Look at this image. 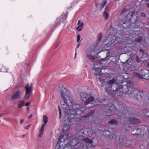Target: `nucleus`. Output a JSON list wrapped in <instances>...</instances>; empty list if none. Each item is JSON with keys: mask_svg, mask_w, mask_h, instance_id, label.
<instances>
[{"mask_svg": "<svg viewBox=\"0 0 149 149\" xmlns=\"http://www.w3.org/2000/svg\"><path fill=\"white\" fill-rule=\"evenodd\" d=\"M139 50L140 52H141L143 53H144L145 52L142 49H140Z\"/></svg>", "mask_w": 149, "mask_h": 149, "instance_id": "nucleus-42", "label": "nucleus"}, {"mask_svg": "<svg viewBox=\"0 0 149 149\" xmlns=\"http://www.w3.org/2000/svg\"><path fill=\"white\" fill-rule=\"evenodd\" d=\"M128 120L131 123L137 124L140 123V120L135 118H130Z\"/></svg>", "mask_w": 149, "mask_h": 149, "instance_id": "nucleus-14", "label": "nucleus"}, {"mask_svg": "<svg viewBox=\"0 0 149 149\" xmlns=\"http://www.w3.org/2000/svg\"><path fill=\"white\" fill-rule=\"evenodd\" d=\"M107 58H108V57H105V58H104L103 59V61H105V60H106V59H107Z\"/></svg>", "mask_w": 149, "mask_h": 149, "instance_id": "nucleus-46", "label": "nucleus"}, {"mask_svg": "<svg viewBox=\"0 0 149 149\" xmlns=\"http://www.w3.org/2000/svg\"><path fill=\"white\" fill-rule=\"evenodd\" d=\"M94 100V97L93 96H90L88 97L86 101H85L84 104L85 105H87L92 102Z\"/></svg>", "mask_w": 149, "mask_h": 149, "instance_id": "nucleus-16", "label": "nucleus"}, {"mask_svg": "<svg viewBox=\"0 0 149 149\" xmlns=\"http://www.w3.org/2000/svg\"><path fill=\"white\" fill-rule=\"evenodd\" d=\"M147 1V3L148 5V7H149V1H148V0H146Z\"/></svg>", "mask_w": 149, "mask_h": 149, "instance_id": "nucleus-45", "label": "nucleus"}, {"mask_svg": "<svg viewBox=\"0 0 149 149\" xmlns=\"http://www.w3.org/2000/svg\"><path fill=\"white\" fill-rule=\"evenodd\" d=\"M148 1H149V0H148Z\"/></svg>", "mask_w": 149, "mask_h": 149, "instance_id": "nucleus-62", "label": "nucleus"}, {"mask_svg": "<svg viewBox=\"0 0 149 149\" xmlns=\"http://www.w3.org/2000/svg\"><path fill=\"white\" fill-rule=\"evenodd\" d=\"M106 108L105 109H107V110L104 111V112L107 116H110L112 114H118L119 111L116 108L114 105L111 103H109V104H107Z\"/></svg>", "mask_w": 149, "mask_h": 149, "instance_id": "nucleus-5", "label": "nucleus"}, {"mask_svg": "<svg viewBox=\"0 0 149 149\" xmlns=\"http://www.w3.org/2000/svg\"><path fill=\"white\" fill-rule=\"evenodd\" d=\"M109 8L108 6H107L105 8V11H106L107 12H108L109 11Z\"/></svg>", "mask_w": 149, "mask_h": 149, "instance_id": "nucleus-37", "label": "nucleus"}, {"mask_svg": "<svg viewBox=\"0 0 149 149\" xmlns=\"http://www.w3.org/2000/svg\"><path fill=\"white\" fill-rule=\"evenodd\" d=\"M109 123H110L114 124H116L118 123V122L117 120L114 119L111 120Z\"/></svg>", "mask_w": 149, "mask_h": 149, "instance_id": "nucleus-24", "label": "nucleus"}, {"mask_svg": "<svg viewBox=\"0 0 149 149\" xmlns=\"http://www.w3.org/2000/svg\"><path fill=\"white\" fill-rule=\"evenodd\" d=\"M78 110V111H76H76H75V113H74V114H76V113H77V112H78V111H79V110Z\"/></svg>", "mask_w": 149, "mask_h": 149, "instance_id": "nucleus-49", "label": "nucleus"}, {"mask_svg": "<svg viewBox=\"0 0 149 149\" xmlns=\"http://www.w3.org/2000/svg\"><path fill=\"white\" fill-rule=\"evenodd\" d=\"M125 107L123 108V109H124Z\"/></svg>", "mask_w": 149, "mask_h": 149, "instance_id": "nucleus-61", "label": "nucleus"}, {"mask_svg": "<svg viewBox=\"0 0 149 149\" xmlns=\"http://www.w3.org/2000/svg\"><path fill=\"white\" fill-rule=\"evenodd\" d=\"M32 84L31 83L30 84H27L25 86V89H26V92L29 93H31L32 91Z\"/></svg>", "mask_w": 149, "mask_h": 149, "instance_id": "nucleus-13", "label": "nucleus"}, {"mask_svg": "<svg viewBox=\"0 0 149 149\" xmlns=\"http://www.w3.org/2000/svg\"><path fill=\"white\" fill-rule=\"evenodd\" d=\"M107 3V1L106 0H104L103 1V3L100 5L102 6L101 9L103 8L104 6Z\"/></svg>", "mask_w": 149, "mask_h": 149, "instance_id": "nucleus-28", "label": "nucleus"}, {"mask_svg": "<svg viewBox=\"0 0 149 149\" xmlns=\"http://www.w3.org/2000/svg\"><path fill=\"white\" fill-rule=\"evenodd\" d=\"M81 97L82 100H84V99L83 98V97H82V96H81Z\"/></svg>", "mask_w": 149, "mask_h": 149, "instance_id": "nucleus-51", "label": "nucleus"}, {"mask_svg": "<svg viewBox=\"0 0 149 149\" xmlns=\"http://www.w3.org/2000/svg\"><path fill=\"white\" fill-rule=\"evenodd\" d=\"M96 52L97 51L95 48H91L86 51L87 56L89 59L94 60L95 59V54Z\"/></svg>", "mask_w": 149, "mask_h": 149, "instance_id": "nucleus-8", "label": "nucleus"}, {"mask_svg": "<svg viewBox=\"0 0 149 149\" xmlns=\"http://www.w3.org/2000/svg\"><path fill=\"white\" fill-rule=\"evenodd\" d=\"M67 16H66V17H65V18H65V19H66V18H67Z\"/></svg>", "mask_w": 149, "mask_h": 149, "instance_id": "nucleus-56", "label": "nucleus"}, {"mask_svg": "<svg viewBox=\"0 0 149 149\" xmlns=\"http://www.w3.org/2000/svg\"><path fill=\"white\" fill-rule=\"evenodd\" d=\"M58 110H59V114L60 115L59 118H61V108H60L59 106H58Z\"/></svg>", "mask_w": 149, "mask_h": 149, "instance_id": "nucleus-32", "label": "nucleus"}, {"mask_svg": "<svg viewBox=\"0 0 149 149\" xmlns=\"http://www.w3.org/2000/svg\"><path fill=\"white\" fill-rule=\"evenodd\" d=\"M142 40V37L141 36H138L134 40L135 41L139 42H141Z\"/></svg>", "mask_w": 149, "mask_h": 149, "instance_id": "nucleus-22", "label": "nucleus"}, {"mask_svg": "<svg viewBox=\"0 0 149 149\" xmlns=\"http://www.w3.org/2000/svg\"><path fill=\"white\" fill-rule=\"evenodd\" d=\"M128 11V10L127 8H124L121 11V14L123 15H126V13Z\"/></svg>", "mask_w": 149, "mask_h": 149, "instance_id": "nucleus-21", "label": "nucleus"}, {"mask_svg": "<svg viewBox=\"0 0 149 149\" xmlns=\"http://www.w3.org/2000/svg\"><path fill=\"white\" fill-rule=\"evenodd\" d=\"M59 88L58 90L62 99L61 101V105L63 109H66L68 106L67 102H72V98L70 96L69 91L62 85L59 86Z\"/></svg>", "mask_w": 149, "mask_h": 149, "instance_id": "nucleus-3", "label": "nucleus"}, {"mask_svg": "<svg viewBox=\"0 0 149 149\" xmlns=\"http://www.w3.org/2000/svg\"><path fill=\"white\" fill-rule=\"evenodd\" d=\"M127 110H125V111L123 112V113H122V114H125V113H126V114H127Z\"/></svg>", "mask_w": 149, "mask_h": 149, "instance_id": "nucleus-39", "label": "nucleus"}, {"mask_svg": "<svg viewBox=\"0 0 149 149\" xmlns=\"http://www.w3.org/2000/svg\"><path fill=\"white\" fill-rule=\"evenodd\" d=\"M25 102L23 100H21L19 101L18 103V107L19 108H22Z\"/></svg>", "mask_w": 149, "mask_h": 149, "instance_id": "nucleus-18", "label": "nucleus"}, {"mask_svg": "<svg viewBox=\"0 0 149 149\" xmlns=\"http://www.w3.org/2000/svg\"><path fill=\"white\" fill-rule=\"evenodd\" d=\"M147 66L148 67H149V62H148L147 64Z\"/></svg>", "mask_w": 149, "mask_h": 149, "instance_id": "nucleus-47", "label": "nucleus"}, {"mask_svg": "<svg viewBox=\"0 0 149 149\" xmlns=\"http://www.w3.org/2000/svg\"><path fill=\"white\" fill-rule=\"evenodd\" d=\"M59 20V19L58 18H57L56 20V21H58Z\"/></svg>", "mask_w": 149, "mask_h": 149, "instance_id": "nucleus-53", "label": "nucleus"}, {"mask_svg": "<svg viewBox=\"0 0 149 149\" xmlns=\"http://www.w3.org/2000/svg\"><path fill=\"white\" fill-rule=\"evenodd\" d=\"M101 65L100 63L95 64L94 65L95 74V75L96 79L97 81L99 80L100 81H104L105 79L103 78L104 76V73L102 74L101 72V68L98 66Z\"/></svg>", "mask_w": 149, "mask_h": 149, "instance_id": "nucleus-6", "label": "nucleus"}, {"mask_svg": "<svg viewBox=\"0 0 149 149\" xmlns=\"http://www.w3.org/2000/svg\"><path fill=\"white\" fill-rule=\"evenodd\" d=\"M136 61L138 63H139L140 62V60L138 56H136Z\"/></svg>", "mask_w": 149, "mask_h": 149, "instance_id": "nucleus-38", "label": "nucleus"}, {"mask_svg": "<svg viewBox=\"0 0 149 149\" xmlns=\"http://www.w3.org/2000/svg\"><path fill=\"white\" fill-rule=\"evenodd\" d=\"M80 38H81L79 34L77 36V42H78L79 41Z\"/></svg>", "mask_w": 149, "mask_h": 149, "instance_id": "nucleus-35", "label": "nucleus"}, {"mask_svg": "<svg viewBox=\"0 0 149 149\" xmlns=\"http://www.w3.org/2000/svg\"><path fill=\"white\" fill-rule=\"evenodd\" d=\"M48 118L46 116L44 115L43 116V121L44 122V124L42 125L41 128L39 131L40 133L38 135L39 137H41L42 136L43 133L45 126L47 124V123L48 122Z\"/></svg>", "mask_w": 149, "mask_h": 149, "instance_id": "nucleus-9", "label": "nucleus"}, {"mask_svg": "<svg viewBox=\"0 0 149 149\" xmlns=\"http://www.w3.org/2000/svg\"><path fill=\"white\" fill-rule=\"evenodd\" d=\"M93 106V105H92V107Z\"/></svg>", "mask_w": 149, "mask_h": 149, "instance_id": "nucleus-59", "label": "nucleus"}, {"mask_svg": "<svg viewBox=\"0 0 149 149\" xmlns=\"http://www.w3.org/2000/svg\"><path fill=\"white\" fill-rule=\"evenodd\" d=\"M70 129V125L69 124L65 123L63 127V130L64 131L68 130Z\"/></svg>", "mask_w": 149, "mask_h": 149, "instance_id": "nucleus-19", "label": "nucleus"}, {"mask_svg": "<svg viewBox=\"0 0 149 149\" xmlns=\"http://www.w3.org/2000/svg\"><path fill=\"white\" fill-rule=\"evenodd\" d=\"M129 61V59L127 60L126 61V62H128V61Z\"/></svg>", "mask_w": 149, "mask_h": 149, "instance_id": "nucleus-52", "label": "nucleus"}, {"mask_svg": "<svg viewBox=\"0 0 149 149\" xmlns=\"http://www.w3.org/2000/svg\"><path fill=\"white\" fill-rule=\"evenodd\" d=\"M111 42H109L108 44L105 45V46L107 47H110L111 45Z\"/></svg>", "mask_w": 149, "mask_h": 149, "instance_id": "nucleus-34", "label": "nucleus"}, {"mask_svg": "<svg viewBox=\"0 0 149 149\" xmlns=\"http://www.w3.org/2000/svg\"><path fill=\"white\" fill-rule=\"evenodd\" d=\"M141 130L140 129H138L136 130V132L135 134L132 133V134L133 135H139L141 134Z\"/></svg>", "mask_w": 149, "mask_h": 149, "instance_id": "nucleus-26", "label": "nucleus"}, {"mask_svg": "<svg viewBox=\"0 0 149 149\" xmlns=\"http://www.w3.org/2000/svg\"><path fill=\"white\" fill-rule=\"evenodd\" d=\"M131 33H130V35H126L124 36L125 40H130L132 41H133V38L135 37V35L134 33V31H131Z\"/></svg>", "mask_w": 149, "mask_h": 149, "instance_id": "nucleus-11", "label": "nucleus"}, {"mask_svg": "<svg viewBox=\"0 0 149 149\" xmlns=\"http://www.w3.org/2000/svg\"><path fill=\"white\" fill-rule=\"evenodd\" d=\"M31 93H28L27 92H26L25 94V96H24L25 99L26 100H28L29 98L31 95Z\"/></svg>", "mask_w": 149, "mask_h": 149, "instance_id": "nucleus-20", "label": "nucleus"}, {"mask_svg": "<svg viewBox=\"0 0 149 149\" xmlns=\"http://www.w3.org/2000/svg\"><path fill=\"white\" fill-rule=\"evenodd\" d=\"M103 16L104 17H105L106 19H108L109 17V14L107 13V12L106 11H104L103 14Z\"/></svg>", "mask_w": 149, "mask_h": 149, "instance_id": "nucleus-23", "label": "nucleus"}, {"mask_svg": "<svg viewBox=\"0 0 149 149\" xmlns=\"http://www.w3.org/2000/svg\"><path fill=\"white\" fill-rule=\"evenodd\" d=\"M27 110H29V107L27 108Z\"/></svg>", "mask_w": 149, "mask_h": 149, "instance_id": "nucleus-54", "label": "nucleus"}, {"mask_svg": "<svg viewBox=\"0 0 149 149\" xmlns=\"http://www.w3.org/2000/svg\"><path fill=\"white\" fill-rule=\"evenodd\" d=\"M83 141L86 143V145H87L86 146L90 148H92L94 147L93 144V141L90 139L88 138H85L84 139Z\"/></svg>", "mask_w": 149, "mask_h": 149, "instance_id": "nucleus-10", "label": "nucleus"}, {"mask_svg": "<svg viewBox=\"0 0 149 149\" xmlns=\"http://www.w3.org/2000/svg\"><path fill=\"white\" fill-rule=\"evenodd\" d=\"M68 104V107L66 109H63L65 111V113L67 114H72L75 113V111L77 110L80 109V106L78 104H72V102L68 101L67 102Z\"/></svg>", "mask_w": 149, "mask_h": 149, "instance_id": "nucleus-4", "label": "nucleus"}, {"mask_svg": "<svg viewBox=\"0 0 149 149\" xmlns=\"http://www.w3.org/2000/svg\"><path fill=\"white\" fill-rule=\"evenodd\" d=\"M141 15L143 17H146V15L145 13L142 12L141 14Z\"/></svg>", "mask_w": 149, "mask_h": 149, "instance_id": "nucleus-36", "label": "nucleus"}, {"mask_svg": "<svg viewBox=\"0 0 149 149\" xmlns=\"http://www.w3.org/2000/svg\"><path fill=\"white\" fill-rule=\"evenodd\" d=\"M21 98V93L19 91H17L12 95L11 98L13 100L20 99Z\"/></svg>", "mask_w": 149, "mask_h": 149, "instance_id": "nucleus-12", "label": "nucleus"}, {"mask_svg": "<svg viewBox=\"0 0 149 149\" xmlns=\"http://www.w3.org/2000/svg\"><path fill=\"white\" fill-rule=\"evenodd\" d=\"M76 54H77V53H76H76H75V56H76Z\"/></svg>", "mask_w": 149, "mask_h": 149, "instance_id": "nucleus-55", "label": "nucleus"}, {"mask_svg": "<svg viewBox=\"0 0 149 149\" xmlns=\"http://www.w3.org/2000/svg\"><path fill=\"white\" fill-rule=\"evenodd\" d=\"M130 21H126L125 22H123V26L125 28H128L130 25Z\"/></svg>", "mask_w": 149, "mask_h": 149, "instance_id": "nucleus-17", "label": "nucleus"}, {"mask_svg": "<svg viewBox=\"0 0 149 149\" xmlns=\"http://www.w3.org/2000/svg\"><path fill=\"white\" fill-rule=\"evenodd\" d=\"M64 120L65 121V120H66L64 119Z\"/></svg>", "mask_w": 149, "mask_h": 149, "instance_id": "nucleus-60", "label": "nucleus"}, {"mask_svg": "<svg viewBox=\"0 0 149 149\" xmlns=\"http://www.w3.org/2000/svg\"><path fill=\"white\" fill-rule=\"evenodd\" d=\"M102 34L101 33H100V34L98 35L97 36V39L99 41H100L101 40L102 38Z\"/></svg>", "mask_w": 149, "mask_h": 149, "instance_id": "nucleus-30", "label": "nucleus"}, {"mask_svg": "<svg viewBox=\"0 0 149 149\" xmlns=\"http://www.w3.org/2000/svg\"><path fill=\"white\" fill-rule=\"evenodd\" d=\"M116 83L117 81L115 79L113 78L107 82L105 88L107 92L112 97L115 95L120 96L127 93L130 97L138 99L139 98H141L143 96V93L142 91L133 88L131 81L126 82V85L120 86L118 87L116 84Z\"/></svg>", "mask_w": 149, "mask_h": 149, "instance_id": "nucleus-1", "label": "nucleus"}, {"mask_svg": "<svg viewBox=\"0 0 149 149\" xmlns=\"http://www.w3.org/2000/svg\"><path fill=\"white\" fill-rule=\"evenodd\" d=\"M25 136V135H23V136Z\"/></svg>", "mask_w": 149, "mask_h": 149, "instance_id": "nucleus-58", "label": "nucleus"}, {"mask_svg": "<svg viewBox=\"0 0 149 149\" xmlns=\"http://www.w3.org/2000/svg\"><path fill=\"white\" fill-rule=\"evenodd\" d=\"M95 111L94 110H91V111L89 113H88V115L87 116H90L92 115V114H93L94 112Z\"/></svg>", "mask_w": 149, "mask_h": 149, "instance_id": "nucleus-31", "label": "nucleus"}, {"mask_svg": "<svg viewBox=\"0 0 149 149\" xmlns=\"http://www.w3.org/2000/svg\"><path fill=\"white\" fill-rule=\"evenodd\" d=\"M93 104L95 106L99 105L100 103V102L97 100H95V101L93 102Z\"/></svg>", "mask_w": 149, "mask_h": 149, "instance_id": "nucleus-27", "label": "nucleus"}, {"mask_svg": "<svg viewBox=\"0 0 149 149\" xmlns=\"http://www.w3.org/2000/svg\"><path fill=\"white\" fill-rule=\"evenodd\" d=\"M78 110V111H76H76H75V113H74V114H76V113H77V112H78V111H79V110Z\"/></svg>", "mask_w": 149, "mask_h": 149, "instance_id": "nucleus-50", "label": "nucleus"}, {"mask_svg": "<svg viewBox=\"0 0 149 149\" xmlns=\"http://www.w3.org/2000/svg\"><path fill=\"white\" fill-rule=\"evenodd\" d=\"M30 103H31L30 102H29L26 103L25 104L26 106H28L30 104Z\"/></svg>", "mask_w": 149, "mask_h": 149, "instance_id": "nucleus-40", "label": "nucleus"}, {"mask_svg": "<svg viewBox=\"0 0 149 149\" xmlns=\"http://www.w3.org/2000/svg\"><path fill=\"white\" fill-rule=\"evenodd\" d=\"M132 140H127L126 143V146L127 147H130L132 144Z\"/></svg>", "mask_w": 149, "mask_h": 149, "instance_id": "nucleus-25", "label": "nucleus"}, {"mask_svg": "<svg viewBox=\"0 0 149 149\" xmlns=\"http://www.w3.org/2000/svg\"><path fill=\"white\" fill-rule=\"evenodd\" d=\"M79 46H80L79 45H78L77 47V48H79Z\"/></svg>", "mask_w": 149, "mask_h": 149, "instance_id": "nucleus-48", "label": "nucleus"}, {"mask_svg": "<svg viewBox=\"0 0 149 149\" xmlns=\"http://www.w3.org/2000/svg\"><path fill=\"white\" fill-rule=\"evenodd\" d=\"M32 116L33 115L32 114H30L28 118H30L32 117Z\"/></svg>", "mask_w": 149, "mask_h": 149, "instance_id": "nucleus-44", "label": "nucleus"}, {"mask_svg": "<svg viewBox=\"0 0 149 149\" xmlns=\"http://www.w3.org/2000/svg\"><path fill=\"white\" fill-rule=\"evenodd\" d=\"M77 25H78L79 26L77 27V29L79 31H81L84 25V23L81 22L80 20H79L77 23Z\"/></svg>", "mask_w": 149, "mask_h": 149, "instance_id": "nucleus-15", "label": "nucleus"}, {"mask_svg": "<svg viewBox=\"0 0 149 149\" xmlns=\"http://www.w3.org/2000/svg\"><path fill=\"white\" fill-rule=\"evenodd\" d=\"M64 136H60L59 138V141L56 146V149H67L69 146L75 149H89L88 147L84 146V144L81 143V139L79 138L72 136L69 138L63 139Z\"/></svg>", "mask_w": 149, "mask_h": 149, "instance_id": "nucleus-2", "label": "nucleus"}, {"mask_svg": "<svg viewBox=\"0 0 149 149\" xmlns=\"http://www.w3.org/2000/svg\"><path fill=\"white\" fill-rule=\"evenodd\" d=\"M84 96H86V94H84Z\"/></svg>", "mask_w": 149, "mask_h": 149, "instance_id": "nucleus-57", "label": "nucleus"}, {"mask_svg": "<svg viewBox=\"0 0 149 149\" xmlns=\"http://www.w3.org/2000/svg\"><path fill=\"white\" fill-rule=\"evenodd\" d=\"M24 121V119H22V120H21L20 121V123L21 124L23 123Z\"/></svg>", "mask_w": 149, "mask_h": 149, "instance_id": "nucleus-43", "label": "nucleus"}, {"mask_svg": "<svg viewBox=\"0 0 149 149\" xmlns=\"http://www.w3.org/2000/svg\"><path fill=\"white\" fill-rule=\"evenodd\" d=\"M30 124H29V125H28L27 126L25 127V129H28L29 128V127H30Z\"/></svg>", "mask_w": 149, "mask_h": 149, "instance_id": "nucleus-41", "label": "nucleus"}, {"mask_svg": "<svg viewBox=\"0 0 149 149\" xmlns=\"http://www.w3.org/2000/svg\"><path fill=\"white\" fill-rule=\"evenodd\" d=\"M133 75L139 79L149 80V71L147 70H142L141 74L134 72Z\"/></svg>", "mask_w": 149, "mask_h": 149, "instance_id": "nucleus-7", "label": "nucleus"}, {"mask_svg": "<svg viewBox=\"0 0 149 149\" xmlns=\"http://www.w3.org/2000/svg\"><path fill=\"white\" fill-rule=\"evenodd\" d=\"M119 138L120 142L121 143H123L124 141L123 137L122 136H120Z\"/></svg>", "mask_w": 149, "mask_h": 149, "instance_id": "nucleus-29", "label": "nucleus"}, {"mask_svg": "<svg viewBox=\"0 0 149 149\" xmlns=\"http://www.w3.org/2000/svg\"><path fill=\"white\" fill-rule=\"evenodd\" d=\"M146 54H143L141 58V60L143 61H144L145 60L146 61V59L145 60L144 59V57H145V56L146 55Z\"/></svg>", "mask_w": 149, "mask_h": 149, "instance_id": "nucleus-33", "label": "nucleus"}]
</instances>
